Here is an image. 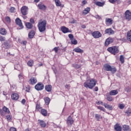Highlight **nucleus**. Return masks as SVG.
Listing matches in <instances>:
<instances>
[{
  "mask_svg": "<svg viewBox=\"0 0 131 131\" xmlns=\"http://www.w3.org/2000/svg\"><path fill=\"white\" fill-rule=\"evenodd\" d=\"M73 51L75 52L76 53H83V50H82V49H81L79 47H77L74 49Z\"/></svg>",
  "mask_w": 131,
  "mask_h": 131,
  "instance_id": "24",
  "label": "nucleus"
},
{
  "mask_svg": "<svg viewBox=\"0 0 131 131\" xmlns=\"http://www.w3.org/2000/svg\"><path fill=\"white\" fill-rule=\"evenodd\" d=\"M45 90L47 91V92H51V91H52V85H46L45 86Z\"/></svg>",
  "mask_w": 131,
  "mask_h": 131,
  "instance_id": "35",
  "label": "nucleus"
},
{
  "mask_svg": "<svg viewBox=\"0 0 131 131\" xmlns=\"http://www.w3.org/2000/svg\"><path fill=\"white\" fill-rule=\"evenodd\" d=\"M7 119L8 121H11L12 120V116L10 115H8L6 116Z\"/></svg>",
  "mask_w": 131,
  "mask_h": 131,
  "instance_id": "46",
  "label": "nucleus"
},
{
  "mask_svg": "<svg viewBox=\"0 0 131 131\" xmlns=\"http://www.w3.org/2000/svg\"><path fill=\"white\" fill-rule=\"evenodd\" d=\"M6 38L3 36H0V41H5Z\"/></svg>",
  "mask_w": 131,
  "mask_h": 131,
  "instance_id": "49",
  "label": "nucleus"
},
{
  "mask_svg": "<svg viewBox=\"0 0 131 131\" xmlns=\"http://www.w3.org/2000/svg\"><path fill=\"white\" fill-rule=\"evenodd\" d=\"M41 114L43 116H47V115H48V112L45 109H41Z\"/></svg>",
  "mask_w": 131,
  "mask_h": 131,
  "instance_id": "34",
  "label": "nucleus"
},
{
  "mask_svg": "<svg viewBox=\"0 0 131 131\" xmlns=\"http://www.w3.org/2000/svg\"><path fill=\"white\" fill-rule=\"evenodd\" d=\"M86 1L85 0H84L82 1V4H83V5H85V4H86Z\"/></svg>",
  "mask_w": 131,
  "mask_h": 131,
  "instance_id": "60",
  "label": "nucleus"
},
{
  "mask_svg": "<svg viewBox=\"0 0 131 131\" xmlns=\"http://www.w3.org/2000/svg\"><path fill=\"white\" fill-rule=\"evenodd\" d=\"M38 122L41 126V127L45 128L46 126H47V124H46V122L42 120H39Z\"/></svg>",
  "mask_w": 131,
  "mask_h": 131,
  "instance_id": "22",
  "label": "nucleus"
},
{
  "mask_svg": "<svg viewBox=\"0 0 131 131\" xmlns=\"http://www.w3.org/2000/svg\"><path fill=\"white\" fill-rule=\"evenodd\" d=\"M21 103H22V104H23L24 105V104H25V103H26V100H25V99H23L21 100Z\"/></svg>",
  "mask_w": 131,
  "mask_h": 131,
  "instance_id": "57",
  "label": "nucleus"
},
{
  "mask_svg": "<svg viewBox=\"0 0 131 131\" xmlns=\"http://www.w3.org/2000/svg\"><path fill=\"white\" fill-rule=\"evenodd\" d=\"M107 51L113 55H116L117 53L119 52V50H118V47L116 46H113L112 47L108 48L107 49Z\"/></svg>",
  "mask_w": 131,
  "mask_h": 131,
  "instance_id": "3",
  "label": "nucleus"
},
{
  "mask_svg": "<svg viewBox=\"0 0 131 131\" xmlns=\"http://www.w3.org/2000/svg\"><path fill=\"white\" fill-rule=\"evenodd\" d=\"M92 35L94 38H100V37H102V34L99 31L93 32L92 33Z\"/></svg>",
  "mask_w": 131,
  "mask_h": 131,
  "instance_id": "6",
  "label": "nucleus"
},
{
  "mask_svg": "<svg viewBox=\"0 0 131 131\" xmlns=\"http://www.w3.org/2000/svg\"><path fill=\"white\" fill-rule=\"evenodd\" d=\"M71 42L72 45H77V40L75 39H72L71 40Z\"/></svg>",
  "mask_w": 131,
  "mask_h": 131,
  "instance_id": "40",
  "label": "nucleus"
},
{
  "mask_svg": "<svg viewBox=\"0 0 131 131\" xmlns=\"http://www.w3.org/2000/svg\"><path fill=\"white\" fill-rule=\"evenodd\" d=\"M117 1V0H109L110 3H111L112 4H114V3Z\"/></svg>",
  "mask_w": 131,
  "mask_h": 131,
  "instance_id": "56",
  "label": "nucleus"
},
{
  "mask_svg": "<svg viewBox=\"0 0 131 131\" xmlns=\"http://www.w3.org/2000/svg\"><path fill=\"white\" fill-rule=\"evenodd\" d=\"M39 2H40V0H34V3H36V4L39 3Z\"/></svg>",
  "mask_w": 131,
  "mask_h": 131,
  "instance_id": "62",
  "label": "nucleus"
},
{
  "mask_svg": "<svg viewBox=\"0 0 131 131\" xmlns=\"http://www.w3.org/2000/svg\"><path fill=\"white\" fill-rule=\"evenodd\" d=\"M30 21L31 22V23H32L33 24H34V19H33V18H31L30 20Z\"/></svg>",
  "mask_w": 131,
  "mask_h": 131,
  "instance_id": "58",
  "label": "nucleus"
},
{
  "mask_svg": "<svg viewBox=\"0 0 131 131\" xmlns=\"http://www.w3.org/2000/svg\"><path fill=\"white\" fill-rule=\"evenodd\" d=\"M44 101L46 105H49V104H50V102H51V99L49 97H45L44 98Z\"/></svg>",
  "mask_w": 131,
  "mask_h": 131,
  "instance_id": "29",
  "label": "nucleus"
},
{
  "mask_svg": "<svg viewBox=\"0 0 131 131\" xmlns=\"http://www.w3.org/2000/svg\"><path fill=\"white\" fill-rule=\"evenodd\" d=\"M81 27H82V28H86L85 25H82Z\"/></svg>",
  "mask_w": 131,
  "mask_h": 131,
  "instance_id": "63",
  "label": "nucleus"
},
{
  "mask_svg": "<svg viewBox=\"0 0 131 131\" xmlns=\"http://www.w3.org/2000/svg\"><path fill=\"white\" fill-rule=\"evenodd\" d=\"M74 123V120L73 118L71 117V116H69L67 120V123L68 125H72Z\"/></svg>",
  "mask_w": 131,
  "mask_h": 131,
  "instance_id": "12",
  "label": "nucleus"
},
{
  "mask_svg": "<svg viewBox=\"0 0 131 131\" xmlns=\"http://www.w3.org/2000/svg\"><path fill=\"white\" fill-rule=\"evenodd\" d=\"M27 43V42L26 41H24L23 42V44L24 45V46H26Z\"/></svg>",
  "mask_w": 131,
  "mask_h": 131,
  "instance_id": "61",
  "label": "nucleus"
},
{
  "mask_svg": "<svg viewBox=\"0 0 131 131\" xmlns=\"http://www.w3.org/2000/svg\"><path fill=\"white\" fill-rule=\"evenodd\" d=\"M126 38L131 42V30L127 32Z\"/></svg>",
  "mask_w": 131,
  "mask_h": 131,
  "instance_id": "25",
  "label": "nucleus"
},
{
  "mask_svg": "<svg viewBox=\"0 0 131 131\" xmlns=\"http://www.w3.org/2000/svg\"><path fill=\"white\" fill-rule=\"evenodd\" d=\"M18 78H19L20 82H24L25 77L23 74H20L19 75H18Z\"/></svg>",
  "mask_w": 131,
  "mask_h": 131,
  "instance_id": "23",
  "label": "nucleus"
},
{
  "mask_svg": "<svg viewBox=\"0 0 131 131\" xmlns=\"http://www.w3.org/2000/svg\"><path fill=\"white\" fill-rule=\"evenodd\" d=\"M97 82H98V81L95 79H91L86 81L84 83L83 85L84 88L92 90L97 84Z\"/></svg>",
  "mask_w": 131,
  "mask_h": 131,
  "instance_id": "1",
  "label": "nucleus"
},
{
  "mask_svg": "<svg viewBox=\"0 0 131 131\" xmlns=\"http://www.w3.org/2000/svg\"><path fill=\"white\" fill-rule=\"evenodd\" d=\"M4 112H5V113H6V114H10V110H9V108L7 107V106H4L3 107V110H0V113L2 116H4L5 115V114H4Z\"/></svg>",
  "mask_w": 131,
  "mask_h": 131,
  "instance_id": "5",
  "label": "nucleus"
},
{
  "mask_svg": "<svg viewBox=\"0 0 131 131\" xmlns=\"http://www.w3.org/2000/svg\"><path fill=\"white\" fill-rule=\"evenodd\" d=\"M15 11H16V9H15L14 7H11L10 9V13H15Z\"/></svg>",
  "mask_w": 131,
  "mask_h": 131,
  "instance_id": "48",
  "label": "nucleus"
},
{
  "mask_svg": "<svg viewBox=\"0 0 131 131\" xmlns=\"http://www.w3.org/2000/svg\"><path fill=\"white\" fill-rule=\"evenodd\" d=\"M26 92H27L28 93H29L30 91V88L29 86L26 87L25 89Z\"/></svg>",
  "mask_w": 131,
  "mask_h": 131,
  "instance_id": "53",
  "label": "nucleus"
},
{
  "mask_svg": "<svg viewBox=\"0 0 131 131\" xmlns=\"http://www.w3.org/2000/svg\"><path fill=\"white\" fill-rule=\"evenodd\" d=\"M96 17H97L98 19H101V17L99 15L96 16Z\"/></svg>",
  "mask_w": 131,
  "mask_h": 131,
  "instance_id": "64",
  "label": "nucleus"
},
{
  "mask_svg": "<svg viewBox=\"0 0 131 131\" xmlns=\"http://www.w3.org/2000/svg\"><path fill=\"white\" fill-rule=\"evenodd\" d=\"M25 25L26 27H27V28L28 29H31V28L33 27L32 24L30 23H26Z\"/></svg>",
  "mask_w": 131,
  "mask_h": 131,
  "instance_id": "31",
  "label": "nucleus"
},
{
  "mask_svg": "<svg viewBox=\"0 0 131 131\" xmlns=\"http://www.w3.org/2000/svg\"><path fill=\"white\" fill-rule=\"evenodd\" d=\"M118 94V90H112L110 92L109 95L110 96H116Z\"/></svg>",
  "mask_w": 131,
  "mask_h": 131,
  "instance_id": "18",
  "label": "nucleus"
},
{
  "mask_svg": "<svg viewBox=\"0 0 131 131\" xmlns=\"http://www.w3.org/2000/svg\"><path fill=\"white\" fill-rule=\"evenodd\" d=\"M115 129L116 131H121L122 130V128L121 126H119L118 124H116L114 126Z\"/></svg>",
  "mask_w": 131,
  "mask_h": 131,
  "instance_id": "28",
  "label": "nucleus"
},
{
  "mask_svg": "<svg viewBox=\"0 0 131 131\" xmlns=\"http://www.w3.org/2000/svg\"><path fill=\"white\" fill-rule=\"evenodd\" d=\"M102 106H104L106 109H108V110H113V106L108 104L104 103Z\"/></svg>",
  "mask_w": 131,
  "mask_h": 131,
  "instance_id": "21",
  "label": "nucleus"
},
{
  "mask_svg": "<svg viewBox=\"0 0 131 131\" xmlns=\"http://www.w3.org/2000/svg\"><path fill=\"white\" fill-rule=\"evenodd\" d=\"M119 108H120V109H123L124 108V107H125V105H124V104L123 103H120L119 104Z\"/></svg>",
  "mask_w": 131,
  "mask_h": 131,
  "instance_id": "44",
  "label": "nucleus"
},
{
  "mask_svg": "<svg viewBox=\"0 0 131 131\" xmlns=\"http://www.w3.org/2000/svg\"><path fill=\"white\" fill-rule=\"evenodd\" d=\"M95 118L97 119V121H100V119H102L103 117L99 114H95Z\"/></svg>",
  "mask_w": 131,
  "mask_h": 131,
  "instance_id": "36",
  "label": "nucleus"
},
{
  "mask_svg": "<svg viewBox=\"0 0 131 131\" xmlns=\"http://www.w3.org/2000/svg\"><path fill=\"white\" fill-rule=\"evenodd\" d=\"M35 35V32L34 31H31L29 33V38H33V36Z\"/></svg>",
  "mask_w": 131,
  "mask_h": 131,
  "instance_id": "26",
  "label": "nucleus"
},
{
  "mask_svg": "<svg viewBox=\"0 0 131 131\" xmlns=\"http://www.w3.org/2000/svg\"><path fill=\"white\" fill-rule=\"evenodd\" d=\"M113 24V20L111 18H106L105 19V24L107 26H110Z\"/></svg>",
  "mask_w": 131,
  "mask_h": 131,
  "instance_id": "14",
  "label": "nucleus"
},
{
  "mask_svg": "<svg viewBox=\"0 0 131 131\" xmlns=\"http://www.w3.org/2000/svg\"><path fill=\"white\" fill-rule=\"evenodd\" d=\"M120 60L121 61V63L123 64V63H124V57L123 55H121L120 57Z\"/></svg>",
  "mask_w": 131,
  "mask_h": 131,
  "instance_id": "47",
  "label": "nucleus"
},
{
  "mask_svg": "<svg viewBox=\"0 0 131 131\" xmlns=\"http://www.w3.org/2000/svg\"><path fill=\"white\" fill-rule=\"evenodd\" d=\"M125 113L128 116H131V108H128Z\"/></svg>",
  "mask_w": 131,
  "mask_h": 131,
  "instance_id": "41",
  "label": "nucleus"
},
{
  "mask_svg": "<svg viewBox=\"0 0 131 131\" xmlns=\"http://www.w3.org/2000/svg\"><path fill=\"white\" fill-rule=\"evenodd\" d=\"M95 4L96 5V6H98V7H103V6L104 5V2H95Z\"/></svg>",
  "mask_w": 131,
  "mask_h": 131,
  "instance_id": "33",
  "label": "nucleus"
},
{
  "mask_svg": "<svg viewBox=\"0 0 131 131\" xmlns=\"http://www.w3.org/2000/svg\"><path fill=\"white\" fill-rule=\"evenodd\" d=\"M96 104H97V105H104V104H103V102L102 101H99L98 102H96Z\"/></svg>",
  "mask_w": 131,
  "mask_h": 131,
  "instance_id": "54",
  "label": "nucleus"
},
{
  "mask_svg": "<svg viewBox=\"0 0 131 131\" xmlns=\"http://www.w3.org/2000/svg\"><path fill=\"white\" fill-rule=\"evenodd\" d=\"M55 2L56 6L57 7H61V2H60V0H54Z\"/></svg>",
  "mask_w": 131,
  "mask_h": 131,
  "instance_id": "37",
  "label": "nucleus"
},
{
  "mask_svg": "<svg viewBox=\"0 0 131 131\" xmlns=\"http://www.w3.org/2000/svg\"><path fill=\"white\" fill-rule=\"evenodd\" d=\"M123 129L124 131H130V128H129V126L126 125H124L123 126Z\"/></svg>",
  "mask_w": 131,
  "mask_h": 131,
  "instance_id": "30",
  "label": "nucleus"
},
{
  "mask_svg": "<svg viewBox=\"0 0 131 131\" xmlns=\"http://www.w3.org/2000/svg\"><path fill=\"white\" fill-rule=\"evenodd\" d=\"M20 11L22 15L26 16L28 13V7L26 6H24L21 7Z\"/></svg>",
  "mask_w": 131,
  "mask_h": 131,
  "instance_id": "7",
  "label": "nucleus"
},
{
  "mask_svg": "<svg viewBox=\"0 0 131 131\" xmlns=\"http://www.w3.org/2000/svg\"><path fill=\"white\" fill-rule=\"evenodd\" d=\"M30 84H35L37 82V79L35 77H31L29 80Z\"/></svg>",
  "mask_w": 131,
  "mask_h": 131,
  "instance_id": "16",
  "label": "nucleus"
},
{
  "mask_svg": "<svg viewBox=\"0 0 131 131\" xmlns=\"http://www.w3.org/2000/svg\"><path fill=\"white\" fill-rule=\"evenodd\" d=\"M103 69L106 71H110L111 69V67L108 64H105L103 66Z\"/></svg>",
  "mask_w": 131,
  "mask_h": 131,
  "instance_id": "19",
  "label": "nucleus"
},
{
  "mask_svg": "<svg viewBox=\"0 0 131 131\" xmlns=\"http://www.w3.org/2000/svg\"><path fill=\"white\" fill-rule=\"evenodd\" d=\"M41 110V107H40V105L38 104H36V111H39V110Z\"/></svg>",
  "mask_w": 131,
  "mask_h": 131,
  "instance_id": "43",
  "label": "nucleus"
},
{
  "mask_svg": "<svg viewBox=\"0 0 131 131\" xmlns=\"http://www.w3.org/2000/svg\"><path fill=\"white\" fill-rule=\"evenodd\" d=\"M34 63V61L33 60L31 59L27 62V65L29 66V67H32L33 66V63Z\"/></svg>",
  "mask_w": 131,
  "mask_h": 131,
  "instance_id": "32",
  "label": "nucleus"
},
{
  "mask_svg": "<svg viewBox=\"0 0 131 131\" xmlns=\"http://www.w3.org/2000/svg\"><path fill=\"white\" fill-rule=\"evenodd\" d=\"M38 28L40 32H43L46 31V26H47V20H44L41 21H39L38 24Z\"/></svg>",
  "mask_w": 131,
  "mask_h": 131,
  "instance_id": "2",
  "label": "nucleus"
},
{
  "mask_svg": "<svg viewBox=\"0 0 131 131\" xmlns=\"http://www.w3.org/2000/svg\"><path fill=\"white\" fill-rule=\"evenodd\" d=\"M15 23L16 25H18L19 27V29H23V24H22V21L19 18H17L15 19Z\"/></svg>",
  "mask_w": 131,
  "mask_h": 131,
  "instance_id": "9",
  "label": "nucleus"
},
{
  "mask_svg": "<svg viewBox=\"0 0 131 131\" xmlns=\"http://www.w3.org/2000/svg\"><path fill=\"white\" fill-rule=\"evenodd\" d=\"M125 18L126 20L130 21L131 20V11L126 10L125 12Z\"/></svg>",
  "mask_w": 131,
  "mask_h": 131,
  "instance_id": "11",
  "label": "nucleus"
},
{
  "mask_svg": "<svg viewBox=\"0 0 131 131\" xmlns=\"http://www.w3.org/2000/svg\"><path fill=\"white\" fill-rule=\"evenodd\" d=\"M114 41V38H111V37H108L107 38L104 43L105 47H108L110 43H112Z\"/></svg>",
  "mask_w": 131,
  "mask_h": 131,
  "instance_id": "8",
  "label": "nucleus"
},
{
  "mask_svg": "<svg viewBox=\"0 0 131 131\" xmlns=\"http://www.w3.org/2000/svg\"><path fill=\"white\" fill-rule=\"evenodd\" d=\"M61 30L63 32V33H68V32H70V30H69V29L65 26L61 27Z\"/></svg>",
  "mask_w": 131,
  "mask_h": 131,
  "instance_id": "17",
  "label": "nucleus"
},
{
  "mask_svg": "<svg viewBox=\"0 0 131 131\" xmlns=\"http://www.w3.org/2000/svg\"><path fill=\"white\" fill-rule=\"evenodd\" d=\"M105 33H106V34L111 35V34H114V31H113V30H112L111 28L106 29L105 30Z\"/></svg>",
  "mask_w": 131,
  "mask_h": 131,
  "instance_id": "15",
  "label": "nucleus"
},
{
  "mask_svg": "<svg viewBox=\"0 0 131 131\" xmlns=\"http://www.w3.org/2000/svg\"><path fill=\"white\" fill-rule=\"evenodd\" d=\"M68 36H69V38H70V40H71V39H74L73 38V37H74L73 35H72L71 34H69Z\"/></svg>",
  "mask_w": 131,
  "mask_h": 131,
  "instance_id": "52",
  "label": "nucleus"
},
{
  "mask_svg": "<svg viewBox=\"0 0 131 131\" xmlns=\"http://www.w3.org/2000/svg\"><path fill=\"white\" fill-rule=\"evenodd\" d=\"M110 71H111L112 73H115V72H116L117 70L116 68H115V67H113L111 68V70Z\"/></svg>",
  "mask_w": 131,
  "mask_h": 131,
  "instance_id": "42",
  "label": "nucleus"
},
{
  "mask_svg": "<svg viewBox=\"0 0 131 131\" xmlns=\"http://www.w3.org/2000/svg\"><path fill=\"white\" fill-rule=\"evenodd\" d=\"M94 91L95 92H98V91H99V88H98V86H96L94 88Z\"/></svg>",
  "mask_w": 131,
  "mask_h": 131,
  "instance_id": "59",
  "label": "nucleus"
},
{
  "mask_svg": "<svg viewBox=\"0 0 131 131\" xmlns=\"http://www.w3.org/2000/svg\"><path fill=\"white\" fill-rule=\"evenodd\" d=\"M106 100L109 102H112V101H113V97L111 96H107L106 97Z\"/></svg>",
  "mask_w": 131,
  "mask_h": 131,
  "instance_id": "45",
  "label": "nucleus"
},
{
  "mask_svg": "<svg viewBox=\"0 0 131 131\" xmlns=\"http://www.w3.org/2000/svg\"><path fill=\"white\" fill-rule=\"evenodd\" d=\"M0 34H2V35H6V34H7V30L4 28H0Z\"/></svg>",
  "mask_w": 131,
  "mask_h": 131,
  "instance_id": "20",
  "label": "nucleus"
},
{
  "mask_svg": "<svg viewBox=\"0 0 131 131\" xmlns=\"http://www.w3.org/2000/svg\"><path fill=\"white\" fill-rule=\"evenodd\" d=\"M10 131H17V129H16V128H15L14 127H11L10 128Z\"/></svg>",
  "mask_w": 131,
  "mask_h": 131,
  "instance_id": "51",
  "label": "nucleus"
},
{
  "mask_svg": "<svg viewBox=\"0 0 131 131\" xmlns=\"http://www.w3.org/2000/svg\"><path fill=\"white\" fill-rule=\"evenodd\" d=\"M97 108L100 110V111H103V112H106V109H105V108H104L102 106H97Z\"/></svg>",
  "mask_w": 131,
  "mask_h": 131,
  "instance_id": "39",
  "label": "nucleus"
},
{
  "mask_svg": "<svg viewBox=\"0 0 131 131\" xmlns=\"http://www.w3.org/2000/svg\"><path fill=\"white\" fill-rule=\"evenodd\" d=\"M90 11H91L90 7H87L83 11V15H86L87 14H89V13H90Z\"/></svg>",
  "mask_w": 131,
  "mask_h": 131,
  "instance_id": "27",
  "label": "nucleus"
},
{
  "mask_svg": "<svg viewBox=\"0 0 131 131\" xmlns=\"http://www.w3.org/2000/svg\"><path fill=\"white\" fill-rule=\"evenodd\" d=\"M11 99L13 100V101H17V100L19 99V94L17 93H13L11 95Z\"/></svg>",
  "mask_w": 131,
  "mask_h": 131,
  "instance_id": "13",
  "label": "nucleus"
},
{
  "mask_svg": "<svg viewBox=\"0 0 131 131\" xmlns=\"http://www.w3.org/2000/svg\"><path fill=\"white\" fill-rule=\"evenodd\" d=\"M5 21L8 24H10L11 23V18L9 16H6L5 17Z\"/></svg>",
  "mask_w": 131,
  "mask_h": 131,
  "instance_id": "38",
  "label": "nucleus"
},
{
  "mask_svg": "<svg viewBox=\"0 0 131 131\" xmlns=\"http://www.w3.org/2000/svg\"><path fill=\"white\" fill-rule=\"evenodd\" d=\"M37 7L39 10H41L42 11H46V10H47V6L41 2H40L38 5H37Z\"/></svg>",
  "mask_w": 131,
  "mask_h": 131,
  "instance_id": "10",
  "label": "nucleus"
},
{
  "mask_svg": "<svg viewBox=\"0 0 131 131\" xmlns=\"http://www.w3.org/2000/svg\"><path fill=\"white\" fill-rule=\"evenodd\" d=\"M59 47H55L54 49H53V51L55 52V53H58V51H59Z\"/></svg>",
  "mask_w": 131,
  "mask_h": 131,
  "instance_id": "50",
  "label": "nucleus"
},
{
  "mask_svg": "<svg viewBox=\"0 0 131 131\" xmlns=\"http://www.w3.org/2000/svg\"><path fill=\"white\" fill-rule=\"evenodd\" d=\"M45 88V85L41 82H38L35 85V89L36 91H42Z\"/></svg>",
  "mask_w": 131,
  "mask_h": 131,
  "instance_id": "4",
  "label": "nucleus"
},
{
  "mask_svg": "<svg viewBox=\"0 0 131 131\" xmlns=\"http://www.w3.org/2000/svg\"><path fill=\"white\" fill-rule=\"evenodd\" d=\"M65 88H66V89H67L68 90H69L70 89V84H67L65 85Z\"/></svg>",
  "mask_w": 131,
  "mask_h": 131,
  "instance_id": "55",
  "label": "nucleus"
}]
</instances>
